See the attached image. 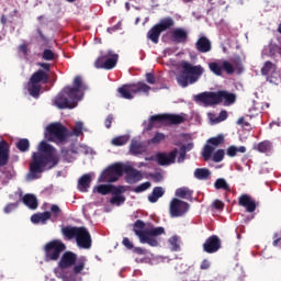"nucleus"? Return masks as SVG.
Returning <instances> with one entry per match:
<instances>
[{
  "instance_id": "f257e3e1",
  "label": "nucleus",
  "mask_w": 281,
  "mask_h": 281,
  "mask_svg": "<svg viewBox=\"0 0 281 281\" xmlns=\"http://www.w3.org/2000/svg\"><path fill=\"white\" fill-rule=\"evenodd\" d=\"M60 162V158L56 155V148L46 142L40 143L38 151L33 153L30 162L29 179H41L40 175L45 172V168L52 170Z\"/></svg>"
},
{
  "instance_id": "f03ea898",
  "label": "nucleus",
  "mask_w": 281,
  "mask_h": 281,
  "mask_svg": "<svg viewBox=\"0 0 281 281\" xmlns=\"http://www.w3.org/2000/svg\"><path fill=\"white\" fill-rule=\"evenodd\" d=\"M87 85L82 82L81 76H76L72 86H66L55 98L54 104L57 109H76L78 102L85 98Z\"/></svg>"
},
{
  "instance_id": "7ed1b4c3",
  "label": "nucleus",
  "mask_w": 281,
  "mask_h": 281,
  "mask_svg": "<svg viewBox=\"0 0 281 281\" xmlns=\"http://www.w3.org/2000/svg\"><path fill=\"white\" fill-rule=\"evenodd\" d=\"M72 272L70 273H60L59 278L63 281H78V277L80 273L85 271V267H87V257L81 256L78 258V255L71 250L65 251L59 261H58V268L59 269H71Z\"/></svg>"
},
{
  "instance_id": "20e7f679",
  "label": "nucleus",
  "mask_w": 281,
  "mask_h": 281,
  "mask_svg": "<svg viewBox=\"0 0 281 281\" xmlns=\"http://www.w3.org/2000/svg\"><path fill=\"white\" fill-rule=\"evenodd\" d=\"M133 232L136 234L143 245L147 244L149 247H157L159 245V241L156 239L157 236L166 234V229L161 226H151L146 228V223H144L142 220H137L134 223Z\"/></svg>"
},
{
  "instance_id": "39448f33",
  "label": "nucleus",
  "mask_w": 281,
  "mask_h": 281,
  "mask_svg": "<svg viewBox=\"0 0 281 281\" xmlns=\"http://www.w3.org/2000/svg\"><path fill=\"white\" fill-rule=\"evenodd\" d=\"M182 70L177 76V82L180 87H188L189 85H194L199 82V78L205 72V68L201 65H192L190 61H181Z\"/></svg>"
},
{
  "instance_id": "423d86ee",
  "label": "nucleus",
  "mask_w": 281,
  "mask_h": 281,
  "mask_svg": "<svg viewBox=\"0 0 281 281\" xmlns=\"http://www.w3.org/2000/svg\"><path fill=\"white\" fill-rule=\"evenodd\" d=\"M45 137L48 142L63 144L67 142V137H69V130L61 123H52L46 127Z\"/></svg>"
},
{
  "instance_id": "0eeeda50",
  "label": "nucleus",
  "mask_w": 281,
  "mask_h": 281,
  "mask_svg": "<svg viewBox=\"0 0 281 281\" xmlns=\"http://www.w3.org/2000/svg\"><path fill=\"white\" fill-rule=\"evenodd\" d=\"M150 91V86L145 82L138 81L137 83L123 85L117 89L120 98L124 100H133L134 95L137 93H146L148 95Z\"/></svg>"
},
{
  "instance_id": "6e6552de",
  "label": "nucleus",
  "mask_w": 281,
  "mask_h": 281,
  "mask_svg": "<svg viewBox=\"0 0 281 281\" xmlns=\"http://www.w3.org/2000/svg\"><path fill=\"white\" fill-rule=\"evenodd\" d=\"M67 246L60 239H54L48 241L44 246V260L45 262H56L60 259V254L66 251Z\"/></svg>"
},
{
  "instance_id": "1a4fd4ad",
  "label": "nucleus",
  "mask_w": 281,
  "mask_h": 281,
  "mask_svg": "<svg viewBox=\"0 0 281 281\" xmlns=\"http://www.w3.org/2000/svg\"><path fill=\"white\" fill-rule=\"evenodd\" d=\"M186 116L181 114H156L149 117L146 131H153L154 126H161V124H183Z\"/></svg>"
},
{
  "instance_id": "9d476101",
  "label": "nucleus",
  "mask_w": 281,
  "mask_h": 281,
  "mask_svg": "<svg viewBox=\"0 0 281 281\" xmlns=\"http://www.w3.org/2000/svg\"><path fill=\"white\" fill-rule=\"evenodd\" d=\"M172 27H175V20L171 16L161 19L147 32V38L157 45V43H159V36H161V33L167 32V30Z\"/></svg>"
},
{
  "instance_id": "9b49d317",
  "label": "nucleus",
  "mask_w": 281,
  "mask_h": 281,
  "mask_svg": "<svg viewBox=\"0 0 281 281\" xmlns=\"http://www.w3.org/2000/svg\"><path fill=\"white\" fill-rule=\"evenodd\" d=\"M117 54H113V50L101 52V55L94 63V67L97 69H113L117 65Z\"/></svg>"
},
{
  "instance_id": "f8f14e48",
  "label": "nucleus",
  "mask_w": 281,
  "mask_h": 281,
  "mask_svg": "<svg viewBox=\"0 0 281 281\" xmlns=\"http://www.w3.org/2000/svg\"><path fill=\"white\" fill-rule=\"evenodd\" d=\"M190 210V204L186 201L173 198L170 202L169 212L172 218L183 216Z\"/></svg>"
},
{
  "instance_id": "ddd939ff",
  "label": "nucleus",
  "mask_w": 281,
  "mask_h": 281,
  "mask_svg": "<svg viewBox=\"0 0 281 281\" xmlns=\"http://www.w3.org/2000/svg\"><path fill=\"white\" fill-rule=\"evenodd\" d=\"M177 155H179V149L177 148L170 153H158L156 154V161L158 166H172L177 161Z\"/></svg>"
},
{
  "instance_id": "4468645a",
  "label": "nucleus",
  "mask_w": 281,
  "mask_h": 281,
  "mask_svg": "<svg viewBox=\"0 0 281 281\" xmlns=\"http://www.w3.org/2000/svg\"><path fill=\"white\" fill-rule=\"evenodd\" d=\"M198 102L212 106L214 104H221V91L217 92H202L195 97Z\"/></svg>"
},
{
  "instance_id": "2eb2a0df",
  "label": "nucleus",
  "mask_w": 281,
  "mask_h": 281,
  "mask_svg": "<svg viewBox=\"0 0 281 281\" xmlns=\"http://www.w3.org/2000/svg\"><path fill=\"white\" fill-rule=\"evenodd\" d=\"M76 243L81 249H91L92 239L91 234L86 227H80L76 237Z\"/></svg>"
},
{
  "instance_id": "dca6fc26",
  "label": "nucleus",
  "mask_w": 281,
  "mask_h": 281,
  "mask_svg": "<svg viewBox=\"0 0 281 281\" xmlns=\"http://www.w3.org/2000/svg\"><path fill=\"white\" fill-rule=\"evenodd\" d=\"M97 192L103 196H106V194H124V192H126V187H115V184H99L97 187Z\"/></svg>"
},
{
  "instance_id": "f3484780",
  "label": "nucleus",
  "mask_w": 281,
  "mask_h": 281,
  "mask_svg": "<svg viewBox=\"0 0 281 281\" xmlns=\"http://www.w3.org/2000/svg\"><path fill=\"white\" fill-rule=\"evenodd\" d=\"M221 249V238L216 235L210 236L203 244V251L206 254H216Z\"/></svg>"
},
{
  "instance_id": "a211bd4d",
  "label": "nucleus",
  "mask_w": 281,
  "mask_h": 281,
  "mask_svg": "<svg viewBox=\"0 0 281 281\" xmlns=\"http://www.w3.org/2000/svg\"><path fill=\"white\" fill-rule=\"evenodd\" d=\"M125 175L126 183H138V181H142V179H144L142 171L128 165L125 166Z\"/></svg>"
},
{
  "instance_id": "6ab92c4d",
  "label": "nucleus",
  "mask_w": 281,
  "mask_h": 281,
  "mask_svg": "<svg viewBox=\"0 0 281 281\" xmlns=\"http://www.w3.org/2000/svg\"><path fill=\"white\" fill-rule=\"evenodd\" d=\"M238 205L245 207L246 212L250 214L258 207V203H256V200H252L249 194H241L238 199Z\"/></svg>"
},
{
  "instance_id": "aec40b11",
  "label": "nucleus",
  "mask_w": 281,
  "mask_h": 281,
  "mask_svg": "<svg viewBox=\"0 0 281 281\" xmlns=\"http://www.w3.org/2000/svg\"><path fill=\"white\" fill-rule=\"evenodd\" d=\"M263 54L268 58L274 60V63H278V57L281 56V46L277 43H270L267 46H265Z\"/></svg>"
},
{
  "instance_id": "412c9836",
  "label": "nucleus",
  "mask_w": 281,
  "mask_h": 281,
  "mask_svg": "<svg viewBox=\"0 0 281 281\" xmlns=\"http://www.w3.org/2000/svg\"><path fill=\"white\" fill-rule=\"evenodd\" d=\"M195 49L196 52H199V54H207L212 52V42L210 41V38L201 36L195 42Z\"/></svg>"
},
{
  "instance_id": "4be33fe9",
  "label": "nucleus",
  "mask_w": 281,
  "mask_h": 281,
  "mask_svg": "<svg viewBox=\"0 0 281 281\" xmlns=\"http://www.w3.org/2000/svg\"><path fill=\"white\" fill-rule=\"evenodd\" d=\"M171 41L176 45L188 43V31L186 29H175L171 32Z\"/></svg>"
},
{
  "instance_id": "5701e85b",
  "label": "nucleus",
  "mask_w": 281,
  "mask_h": 281,
  "mask_svg": "<svg viewBox=\"0 0 281 281\" xmlns=\"http://www.w3.org/2000/svg\"><path fill=\"white\" fill-rule=\"evenodd\" d=\"M10 160V145L8 142L0 140V168L3 166H8V161Z\"/></svg>"
},
{
  "instance_id": "b1692460",
  "label": "nucleus",
  "mask_w": 281,
  "mask_h": 281,
  "mask_svg": "<svg viewBox=\"0 0 281 281\" xmlns=\"http://www.w3.org/2000/svg\"><path fill=\"white\" fill-rule=\"evenodd\" d=\"M49 75H47V72H45L44 70L40 69L31 76L30 85H38L40 82H42L43 85H47Z\"/></svg>"
},
{
  "instance_id": "393cba45",
  "label": "nucleus",
  "mask_w": 281,
  "mask_h": 281,
  "mask_svg": "<svg viewBox=\"0 0 281 281\" xmlns=\"http://www.w3.org/2000/svg\"><path fill=\"white\" fill-rule=\"evenodd\" d=\"M49 218H52V213L49 211H45L43 213H35L31 216V223H34L35 225L42 223V225H45V223H47Z\"/></svg>"
},
{
  "instance_id": "a878e982",
  "label": "nucleus",
  "mask_w": 281,
  "mask_h": 281,
  "mask_svg": "<svg viewBox=\"0 0 281 281\" xmlns=\"http://www.w3.org/2000/svg\"><path fill=\"white\" fill-rule=\"evenodd\" d=\"M117 177L113 173V171L108 167L103 172L101 173L99 178L100 183H115L117 181Z\"/></svg>"
},
{
  "instance_id": "bb28decb",
  "label": "nucleus",
  "mask_w": 281,
  "mask_h": 281,
  "mask_svg": "<svg viewBox=\"0 0 281 281\" xmlns=\"http://www.w3.org/2000/svg\"><path fill=\"white\" fill-rule=\"evenodd\" d=\"M130 153L131 155H144L146 153V147L140 140L132 139L130 145Z\"/></svg>"
},
{
  "instance_id": "cd10ccee",
  "label": "nucleus",
  "mask_w": 281,
  "mask_h": 281,
  "mask_svg": "<svg viewBox=\"0 0 281 281\" xmlns=\"http://www.w3.org/2000/svg\"><path fill=\"white\" fill-rule=\"evenodd\" d=\"M79 232L80 227L76 226H65L61 228V234L67 238V240H74V238H77Z\"/></svg>"
},
{
  "instance_id": "c85d7f7f",
  "label": "nucleus",
  "mask_w": 281,
  "mask_h": 281,
  "mask_svg": "<svg viewBox=\"0 0 281 281\" xmlns=\"http://www.w3.org/2000/svg\"><path fill=\"white\" fill-rule=\"evenodd\" d=\"M90 187H91V176L89 173L81 176L78 180V190L80 192H87V190H89Z\"/></svg>"
},
{
  "instance_id": "c756f323",
  "label": "nucleus",
  "mask_w": 281,
  "mask_h": 281,
  "mask_svg": "<svg viewBox=\"0 0 281 281\" xmlns=\"http://www.w3.org/2000/svg\"><path fill=\"white\" fill-rule=\"evenodd\" d=\"M22 202L24 203V205H26L29 210H36L38 207V200L35 198L34 194L26 193L23 196Z\"/></svg>"
},
{
  "instance_id": "7c9ffc66",
  "label": "nucleus",
  "mask_w": 281,
  "mask_h": 281,
  "mask_svg": "<svg viewBox=\"0 0 281 281\" xmlns=\"http://www.w3.org/2000/svg\"><path fill=\"white\" fill-rule=\"evenodd\" d=\"M225 100V105L229 106L236 102V94L232 92H227L225 90L220 91V102H223Z\"/></svg>"
},
{
  "instance_id": "2f4dec72",
  "label": "nucleus",
  "mask_w": 281,
  "mask_h": 281,
  "mask_svg": "<svg viewBox=\"0 0 281 281\" xmlns=\"http://www.w3.org/2000/svg\"><path fill=\"white\" fill-rule=\"evenodd\" d=\"M164 194H166V191L161 187H155L151 194L148 195L149 203H157Z\"/></svg>"
},
{
  "instance_id": "473e14b6",
  "label": "nucleus",
  "mask_w": 281,
  "mask_h": 281,
  "mask_svg": "<svg viewBox=\"0 0 281 281\" xmlns=\"http://www.w3.org/2000/svg\"><path fill=\"white\" fill-rule=\"evenodd\" d=\"M109 168L111 169L114 177H116V179H120V177H122L124 175V172L126 171V165H124L122 162H115V164L109 166Z\"/></svg>"
},
{
  "instance_id": "72a5a7b5",
  "label": "nucleus",
  "mask_w": 281,
  "mask_h": 281,
  "mask_svg": "<svg viewBox=\"0 0 281 281\" xmlns=\"http://www.w3.org/2000/svg\"><path fill=\"white\" fill-rule=\"evenodd\" d=\"M194 177L199 179V181H207V179L212 177V171L207 168H196L194 170Z\"/></svg>"
},
{
  "instance_id": "f704fd0d",
  "label": "nucleus",
  "mask_w": 281,
  "mask_h": 281,
  "mask_svg": "<svg viewBox=\"0 0 281 281\" xmlns=\"http://www.w3.org/2000/svg\"><path fill=\"white\" fill-rule=\"evenodd\" d=\"M274 71H278V65L273 64L272 61L267 60L263 64V67L261 68V76H269L270 74H273Z\"/></svg>"
},
{
  "instance_id": "c9c22d12",
  "label": "nucleus",
  "mask_w": 281,
  "mask_h": 281,
  "mask_svg": "<svg viewBox=\"0 0 281 281\" xmlns=\"http://www.w3.org/2000/svg\"><path fill=\"white\" fill-rule=\"evenodd\" d=\"M273 148V144L270 140L260 142L256 147L255 150L258 153H271Z\"/></svg>"
},
{
  "instance_id": "e433bc0d",
  "label": "nucleus",
  "mask_w": 281,
  "mask_h": 281,
  "mask_svg": "<svg viewBox=\"0 0 281 281\" xmlns=\"http://www.w3.org/2000/svg\"><path fill=\"white\" fill-rule=\"evenodd\" d=\"M215 190H224V192H231L232 189L229 188V183L225 178H218L214 183Z\"/></svg>"
},
{
  "instance_id": "4c0bfd02",
  "label": "nucleus",
  "mask_w": 281,
  "mask_h": 281,
  "mask_svg": "<svg viewBox=\"0 0 281 281\" xmlns=\"http://www.w3.org/2000/svg\"><path fill=\"white\" fill-rule=\"evenodd\" d=\"M238 153H241V154L247 153V147H245V146L236 147V146L232 145L226 150V154L228 157H236V155H238Z\"/></svg>"
},
{
  "instance_id": "58836bf2",
  "label": "nucleus",
  "mask_w": 281,
  "mask_h": 281,
  "mask_svg": "<svg viewBox=\"0 0 281 281\" xmlns=\"http://www.w3.org/2000/svg\"><path fill=\"white\" fill-rule=\"evenodd\" d=\"M267 76V82H270V85H280L281 82V72L280 70H274V72H271L270 75Z\"/></svg>"
},
{
  "instance_id": "ea45409f",
  "label": "nucleus",
  "mask_w": 281,
  "mask_h": 281,
  "mask_svg": "<svg viewBox=\"0 0 281 281\" xmlns=\"http://www.w3.org/2000/svg\"><path fill=\"white\" fill-rule=\"evenodd\" d=\"M176 196H178V199H190V196H192V190L188 187L179 188L176 190Z\"/></svg>"
},
{
  "instance_id": "a19ab883",
  "label": "nucleus",
  "mask_w": 281,
  "mask_h": 281,
  "mask_svg": "<svg viewBox=\"0 0 281 281\" xmlns=\"http://www.w3.org/2000/svg\"><path fill=\"white\" fill-rule=\"evenodd\" d=\"M41 85L38 83H30L29 81V93L32 95V98H38L41 95Z\"/></svg>"
},
{
  "instance_id": "79ce46f5",
  "label": "nucleus",
  "mask_w": 281,
  "mask_h": 281,
  "mask_svg": "<svg viewBox=\"0 0 281 281\" xmlns=\"http://www.w3.org/2000/svg\"><path fill=\"white\" fill-rule=\"evenodd\" d=\"M113 196L110 199L111 205H122V203L126 202V196L122 195V193H112Z\"/></svg>"
},
{
  "instance_id": "37998d69",
  "label": "nucleus",
  "mask_w": 281,
  "mask_h": 281,
  "mask_svg": "<svg viewBox=\"0 0 281 281\" xmlns=\"http://www.w3.org/2000/svg\"><path fill=\"white\" fill-rule=\"evenodd\" d=\"M209 69L214 74L215 76H223V66L216 61H212L209 64Z\"/></svg>"
},
{
  "instance_id": "c03bdc74",
  "label": "nucleus",
  "mask_w": 281,
  "mask_h": 281,
  "mask_svg": "<svg viewBox=\"0 0 281 281\" xmlns=\"http://www.w3.org/2000/svg\"><path fill=\"white\" fill-rule=\"evenodd\" d=\"M16 148L20 153H27L30 150V140L27 138H22L16 143Z\"/></svg>"
},
{
  "instance_id": "a18cd8bd",
  "label": "nucleus",
  "mask_w": 281,
  "mask_h": 281,
  "mask_svg": "<svg viewBox=\"0 0 281 281\" xmlns=\"http://www.w3.org/2000/svg\"><path fill=\"white\" fill-rule=\"evenodd\" d=\"M223 142H225V136L223 134L207 139V144H211V146H221Z\"/></svg>"
},
{
  "instance_id": "49530a36",
  "label": "nucleus",
  "mask_w": 281,
  "mask_h": 281,
  "mask_svg": "<svg viewBox=\"0 0 281 281\" xmlns=\"http://www.w3.org/2000/svg\"><path fill=\"white\" fill-rule=\"evenodd\" d=\"M225 71L228 76H232L235 71L236 68H234V65L227 60H224L222 63V71Z\"/></svg>"
},
{
  "instance_id": "de8ad7c7",
  "label": "nucleus",
  "mask_w": 281,
  "mask_h": 281,
  "mask_svg": "<svg viewBox=\"0 0 281 281\" xmlns=\"http://www.w3.org/2000/svg\"><path fill=\"white\" fill-rule=\"evenodd\" d=\"M166 139V134L157 132L153 138L148 140V144H161Z\"/></svg>"
},
{
  "instance_id": "09e8293b",
  "label": "nucleus",
  "mask_w": 281,
  "mask_h": 281,
  "mask_svg": "<svg viewBox=\"0 0 281 281\" xmlns=\"http://www.w3.org/2000/svg\"><path fill=\"white\" fill-rule=\"evenodd\" d=\"M113 146H124L128 144V136H117L112 139Z\"/></svg>"
},
{
  "instance_id": "8fccbe9b",
  "label": "nucleus",
  "mask_w": 281,
  "mask_h": 281,
  "mask_svg": "<svg viewBox=\"0 0 281 281\" xmlns=\"http://www.w3.org/2000/svg\"><path fill=\"white\" fill-rule=\"evenodd\" d=\"M169 245L171 247V251H179L181 249L178 236H172L171 238H169Z\"/></svg>"
},
{
  "instance_id": "3c124183",
  "label": "nucleus",
  "mask_w": 281,
  "mask_h": 281,
  "mask_svg": "<svg viewBox=\"0 0 281 281\" xmlns=\"http://www.w3.org/2000/svg\"><path fill=\"white\" fill-rule=\"evenodd\" d=\"M212 153H214V147H212V145H205L202 153L205 161H209L211 159Z\"/></svg>"
},
{
  "instance_id": "603ef678",
  "label": "nucleus",
  "mask_w": 281,
  "mask_h": 281,
  "mask_svg": "<svg viewBox=\"0 0 281 281\" xmlns=\"http://www.w3.org/2000/svg\"><path fill=\"white\" fill-rule=\"evenodd\" d=\"M153 184L150 182H143L139 186H137L136 188L133 189V192H135L136 194H139L142 192H146V190H148V188H150Z\"/></svg>"
},
{
  "instance_id": "864d4df0",
  "label": "nucleus",
  "mask_w": 281,
  "mask_h": 281,
  "mask_svg": "<svg viewBox=\"0 0 281 281\" xmlns=\"http://www.w3.org/2000/svg\"><path fill=\"white\" fill-rule=\"evenodd\" d=\"M223 159H225V150H223V149L216 150V151L214 153V155H213V161H214L215 164H221V161H222Z\"/></svg>"
},
{
  "instance_id": "5fc2aeb1",
  "label": "nucleus",
  "mask_w": 281,
  "mask_h": 281,
  "mask_svg": "<svg viewBox=\"0 0 281 281\" xmlns=\"http://www.w3.org/2000/svg\"><path fill=\"white\" fill-rule=\"evenodd\" d=\"M43 60H55L56 59V54L52 52V49H44L42 54Z\"/></svg>"
},
{
  "instance_id": "6e6d98bb",
  "label": "nucleus",
  "mask_w": 281,
  "mask_h": 281,
  "mask_svg": "<svg viewBox=\"0 0 281 281\" xmlns=\"http://www.w3.org/2000/svg\"><path fill=\"white\" fill-rule=\"evenodd\" d=\"M82 128H83L82 122H77L74 130H72L74 135L76 137H80L82 135Z\"/></svg>"
},
{
  "instance_id": "4d7b16f0",
  "label": "nucleus",
  "mask_w": 281,
  "mask_h": 281,
  "mask_svg": "<svg viewBox=\"0 0 281 281\" xmlns=\"http://www.w3.org/2000/svg\"><path fill=\"white\" fill-rule=\"evenodd\" d=\"M50 212H52L54 218H58L60 216V212H61L60 206H58L57 204H53L50 206Z\"/></svg>"
},
{
  "instance_id": "13d9d810",
  "label": "nucleus",
  "mask_w": 281,
  "mask_h": 281,
  "mask_svg": "<svg viewBox=\"0 0 281 281\" xmlns=\"http://www.w3.org/2000/svg\"><path fill=\"white\" fill-rule=\"evenodd\" d=\"M19 207V203H9L4 207V214H10L13 210H16Z\"/></svg>"
},
{
  "instance_id": "bf43d9fd",
  "label": "nucleus",
  "mask_w": 281,
  "mask_h": 281,
  "mask_svg": "<svg viewBox=\"0 0 281 281\" xmlns=\"http://www.w3.org/2000/svg\"><path fill=\"white\" fill-rule=\"evenodd\" d=\"M146 78V82H148V85H155L157 82V80L155 79V75L151 72H147L145 75Z\"/></svg>"
},
{
  "instance_id": "052dcab7",
  "label": "nucleus",
  "mask_w": 281,
  "mask_h": 281,
  "mask_svg": "<svg viewBox=\"0 0 281 281\" xmlns=\"http://www.w3.org/2000/svg\"><path fill=\"white\" fill-rule=\"evenodd\" d=\"M61 156H63V159L65 160V161H68V162H71V157H70V155H69V149H67V148H63L61 149Z\"/></svg>"
},
{
  "instance_id": "680f3d73",
  "label": "nucleus",
  "mask_w": 281,
  "mask_h": 281,
  "mask_svg": "<svg viewBox=\"0 0 281 281\" xmlns=\"http://www.w3.org/2000/svg\"><path fill=\"white\" fill-rule=\"evenodd\" d=\"M122 244L124 247H126V249H134L135 247L128 237H124Z\"/></svg>"
},
{
  "instance_id": "e2e57ef3",
  "label": "nucleus",
  "mask_w": 281,
  "mask_h": 281,
  "mask_svg": "<svg viewBox=\"0 0 281 281\" xmlns=\"http://www.w3.org/2000/svg\"><path fill=\"white\" fill-rule=\"evenodd\" d=\"M111 124H113V114H109L104 121L105 128H111Z\"/></svg>"
},
{
  "instance_id": "0e129e2a",
  "label": "nucleus",
  "mask_w": 281,
  "mask_h": 281,
  "mask_svg": "<svg viewBox=\"0 0 281 281\" xmlns=\"http://www.w3.org/2000/svg\"><path fill=\"white\" fill-rule=\"evenodd\" d=\"M213 207L215 210H223V207H225V203H223V201H221V200H215L213 202Z\"/></svg>"
},
{
  "instance_id": "69168bd1",
  "label": "nucleus",
  "mask_w": 281,
  "mask_h": 281,
  "mask_svg": "<svg viewBox=\"0 0 281 281\" xmlns=\"http://www.w3.org/2000/svg\"><path fill=\"white\" fill-rule=\"evenodd\" d=\"M227 120V111H221L215 122H225Z\"/></svg>"
},
{
  "instance_id": "338daca9",
  "label": "nucleus",
  "mask_w": 281,
  "mask_h": 281,
  "mask_svg": "<svg viewBox=\"0 0 281 281\" xmlns=\"http://www.w3.org/2000/svg\"><path fill=\"white\" fill-rule=\"evenodd\" d=\"M194 148V143H188L186 145H182L180 149L184 150V153H190Z\"/></svg>"
},
{
  "instance_id": "774afa93",
  "label": "nucleus",
  "mask_w": 281,
  "mask_h": 281,
  "mask_svg": "<svg viewBox=\"0 0 281 281\" xmlns=\"http://www.w3.org/2000/svg\"><path fill=\"white\" fill-rule=\"evenodd\" d=\"M200 269L202 270H207L210 269V261L207 259H204L202 262H201V266H200Z\"/></svg>"
}]
</instances>
